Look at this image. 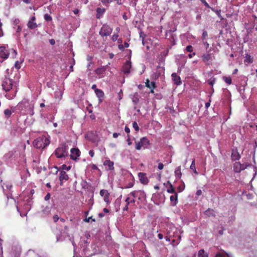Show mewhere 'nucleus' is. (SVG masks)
Returning <instances> with one entry per match:
<instances>
[{
  "instance_id": "f257e3e1",
  "label": "nucleus",
  "mask_w": 257,
  "mask_h": 257,
  "mask_svg": "<svg viewBox=\"0 0 257 257\" xmlns=\"http://www.w3.org/2000/svg\"><path fill=\"white\" fill-rule=\"evenodd\" d=\"M2 86L6 92L5 97L9 100L13 99L17 92V83L13 79L6 77L2 82Z\"/></svg>"
},
{
  "instance_id": "f03ea898",
  "label": "nucleus",
  "mask_w": 257,
  "mask_h": 257,
  "mask_svg": "<svg viewBox=\"0 0 257 257\" xmlns=\"http://www.w3.org/2000/svg\"><path fill=\"white\" fill-rule=\"evenodd\" d=\"M166 230L170 236H172L174 237H177V239H173L171 243L173 245H178L181 239V234L183 231L181 229L176 228L172 224H168L167 225Z\"/></svg>"
},
{
  "instance_id": "7ed1b4c3",
  "label": "nucleus",
  "mask_w": 257,
  "mask_h": 257,
  "mask_svg": "<svg viewBox=\"0 0 257 257\" xmlns=\"http://www.w3.org/2000/svg\"><path fill=\"white\" fill-rule=\"evenodd\" d=\"M50 144V141L47 137L42 136L33 141V146L38 149H44Z\"/></svg>"
},
{
  "instance_id": "20e7f679",
  "label": "nucleus",
  "mask_w": 257,
  "mask_h": 257,
  "mask_svg": "<svg viewBox=\"0 0 257 257\" xmlns=\"http://www.w3.org/2000/svg\"><path fill=\"white\" fill-rule=\"evenodd\" d=\"M55 154L58 158L65 157L68 154V146L65 144H61L56 149Z\"/></svg>"
},
{
  "instance_id": "39448f33",
  "label": "nucleus",
  "mask_w": 257,
  "mask_h": 257,
  "mask_svg": "<svg viewBox=\"0 0 257 257\" xmlns=\"http://www.w3.org/2000/svg\"><path fill=\"white\" fill-rule=\"evenodd\" d=\"M19 106L21 107L22 109H23V107H25V111L27 114H29L30 115H33L34 114V105L33 104H30L27 100H23L21 103H19Z\"/></svg>"
},
{
  "instance_id": "423d86ee",
  "label": "nucleus",
  "mask_w": 257,
  "mask_h": 257,
  "mask_svg": "<svg viewBox=\"0 0 257 257\" xmlns=\"http://www.w3.org/2000/svg\"><path fill=\"white\" fill-rule=\"evenodd\" d=\"M112 32V28L107 24H104L99 32L101 37L109 36Z\"/></svg>"
},
{
  "instance_id": "0eeeda50",
  "label": "nucleus",
  "mask_w": 257,
  "mask_h": 257,
  "mask_svg": "<svg viewBox=\"0 0 257 257\" xmlns=\"http://www.w3.org/2000/svg\"><path fill=\"white\" fill-rule=\"evenodd\" d=\"M149 144V141L146 137L142 138L139 142H136V149L138 150H141L142 148L144 149L147 148Z\"/></svg>"
},
{
  "instance_id": "6e6552de",
  "label": "nucleus",
  "mask_w": 257,
  "mask_h": 257,
  "mask_svg": "<svg viewBox=\"0 0 257 257\" xmlns=\"http://www.w3.org/2000/svg\"><path fill=\"white\" fill-rule=\"evenodd\" d=\"M249 166H250L249 164H241L239 162H236L234 165V170L236 172H239Z\"/></svg>"
},
{
  "instance_id": "1a4fd4ad",
  "label": "nucleus",
  "mask_w": 257,
  "mask_h": 257,
  "mask_svg": "<svg viewBox=\"0 0 257 257\" xmlns=\"http://www.w3.org/2000/svg\"><path fill=\"white\" fill-rule=\"evenodd\" d=\"M131 62L130 61H126L122 66V70L124 74H128L131 72Z\"/></svg>"
},
{
  "instance_id": "9d476101",
  "label": "nucleus",
  "mask_w": 257,
  "mask_h": 257,
  "mask_svg": "<svg viewBox=\"0 0 257 257\" xmlns=\"http://www.w3.org/2000/svg\"><path fill=\"white\" fill-rule=\"evenodd\" d=\"M35 21L36 17L34 16L31 17V19L28 22L27 26L30 29H34L38 27L37 23L35 22Z\"/></svg>"
},
{
  "instance_id": "9b49d317",
  "label": "nucleus",
  "mask_w": 257,
  "mask_h": 257,
  "mask_svg": "<svg viewBox=\"0 0 257 257\" xmlns=\"http://www.w3.org/2000/svg\"><path fill=\"white\" fill-rule=\"evenodd\" d=\"M138 176L140 182L144 184L147 185L149 183V179H148L146 174L144 173L140 172L138 174Z\"/></svg>"
},
{
  "instance_id": "f8f14e48",
  "label": "nucleus",
  "mask_w": 257,
  "mask_h": 257,
  "mask_svg": "<svg viewBox=\"0 0 257 257\" xmlns=\"http://www.w3.org/2000/svg\"><path fill=\"white\" fill-rule=\"evenodd\" d=\"M71 158L73 160H76L80 156V151L78 149L72 148L70 150Z\"/></svg>"
},
{
  "instance_id": "ddd939ff",
  "label": "nucleus",
  "mask_w": 257,
  "mask_h": 257,
  "mask_svg": "<svg viewBox=\"0 0 257 257\" xmlns=\"http://www.w3.org/2000/svg\"><path fill=\"white\" fill-rule=\"evenodd\" d=\"M9 55V53L4 47H0V57L4 59H7Z\"/></svg>"
},
{
  "instance_id": "4468645a",
  "label": "nucleus",
  "mask_w": 257,
  "mask_h": 257,
  "mask_svg": "<svg viewBox=\"0 0 257 257\" xmlns=\"http://www.w3.org/2000/svg\"><path fill=\"white\" fill-rule=\"evenodd\" d=\"M114 163L112 161H111L110 160H106L103 162V165L106 167H107V169L109 170H113Z\"/></svg>"
},
{
  "instance_id": "2eb2a0df",
  "label": "nucleus",
  "mask_w": 257,
  "mask_h": 257,
  "mask_svg": "<svg viewBox=\"0 0 257 257\" xmlns=\"http://www.w3.org/2000/svg\"><path fill=\"white\" fill-rule=\"evenodd\" d=\"M171 204L172 206H175L178 203V194L177 193H174L170 197Z\"/></svg>"
},
{
  "instance_id": "dca6fc26",
  "label": "nucleus",
  "mask_w": 257,
  "mask_h": 257,
  "mask_svg": "<svg viewBox=\"0 0 257 257\" xmlns=\"http://www.w3.org/2000/svg\"><path fill=\"white\" fill-rule=\"evenodd\" d=\"M68 176L64 171L62 170L60 172L59 180L61 182H62L63 181H67L68 180Z\"/></svg>"
},
{
  "instance_id": "f3484780",
  "label": "nucleus",
  "mask_w": 257,
  "mask_h": 257,
  "mask_svg": "<svg viewBox=\"0 0 257 257\" xmlns=\"http://www.w3.org/2000/svg\"><path fill=\"white\" fill-rule=\"evenodd\" d=\"M172 78L175 84H176L177 85L181 84V78L180 76H178L175 73H173L172 74Z\"/></svg>"
},
{
  "instance_id": "a211bd4d",
  "label": "nucleus",
  "mask_w": 257,
  "mask_h": 257,
  "mask_svg": "<svg viewBox=\"0 0 257 257\" xmlns=\"http://www.w3.org/2000/svg\"><path fill=\"white\" fill-rule=\"evenodd\" d=\"M95 93L96 96L99 98V102H101L104 96L103 91L99 89H96L95 90Z\"/></svg>"
},
{
  "instance_id": "6ab92c4d",
  "label": "nucleus",
  "mask_w": 257,
  "mask_h": 257,
  "mask_svg": "<svg viewBox=\"0 0 257 257\" xmlns=\"http://www.w3.org/2000/svg\"><path fill=\"white\" fill-rule=\"evenodd\" d=\"M144 192H142L141 191H134L132 192H131L128 196H132L133 198L135 199V198H137L139 196L141 195L142 194H143Z\"/></svg>"
},
{
  "instance_id": "aec40b11",
  "label": "nucleus",
  "mask_w": 257,
  "mask_h": 257,
  "mask_svg": "<svg viewBox=\"0 0 257 257\" xmlns=\"http://www.w3.org/2000/svg\"><path fill=\"white\" fill-rule=\"evenodd\" d=\"M106 67H107L106 66H102L100 68H98L96 69L95 73L97 75L103 74L106 70Z\"/></svg>"
},
{
  "instance_id": "412c9836",
  "label": "nucleus",
  "mask_w": 257,
  "mask_h": 257,
  "mask_svg": "<svg viewBox=\"0 0 257 257\" xmlns=\"http://www.w3.org/2000/svg\"><path fill=\"white\" fill-rule=\"evenodd\" d=\"M96 17L98 19L100 18L105 12V9L103 8H98L96 9Z\"/></svg>"
},
{
  "instance_id": "4be33fe9",
  "label": "nucleus",
  "mask_w": 257,
  "mask_h": 257,
  "mask_svg": "<svg viewBox=\"0 0 257 257\" xmlns=\"http://www.w3.org/2000/svg\"><path fill=\"white\" fill-rule=\"evenodd\" d=\"M240 155L237 151H233L231 155L232 160L233 161L238 160L240 159Z\"/></svg>"
},
{
  "instance_id": "5701e85b",
  "label": "nucleus",
  "mask_w": 257,
  "mask_h": 257,
  "mask_svg": "<svg viewBox=\"0 0 257 257\" xmlns=\"http://www.w3.org/2000/svg\"><path fill=\"white\" fill-rule=\"evenodd\" d=\"M204 214L207 216H214L215 211L213 209L208 208L204 212Z\"/></svg>"
},
{
  "instance_id": "b1692460",
  "label": "nucleus",
  "mask_w": 257,
  "mask_h": 257,
  "mask_svg": "<svg viewBox=\"0 0 257 257\" xmlns=\"http://www.w3.org/2000/svg\"><path fill=\"white\" fill-rule=\"evenodd\" d=\"M216 257H232L231 255L225 251H220L216 254Z\"/></svg>"
},
{
  "instance_id": "393cba45",
  "label": "nucleus",
  "mask_w": 257,
  "mask_h": 257,
  "mask_svg": "<svg viewBox=\"0 0 257 257\" xmlns=\"http://www.w3.org/2000/svg\"><path fill=\"white\" fill-rule=\"evenodd\" d=\"M146 86L149 88H155L156 87V83L154 81H152L151 83L149 79H147L146 82Z\"/></svg>"
},
{
  "instance_id": "a878e982",
  "label": "nucleus",
  "mask_w": 257,
  "mask_h": 257,
  "mask_svg": "<svg viewBox=\"0 0 257 257\" xmlns=\"http://www.w3.org/2000/svg\"><path fill=\"white\" fill-rule=\"evenodd\" d=\"M253 61L252 58L248 54H246L245 56L244 62L248 64L251 63Z\"/></svg>"
},
{
  "instance_id": "bb28decb",
  "label": "nucleus",
  "mask_w": 257,
  "mask_h": 257,
  "mask_svg": "<svg viewBox=\"0 0 257 257\" xmlns=\"http://www.w3.org/2000/svg\"><path fill=\"white\" fill-rule=\"evenodd\" d=\"M198 257H208V254L206 252L204 249H201L198 251Z\"/></svg>"
},
{
  "instance_id": "cd10ccee",
  "label": "nucleus",
  "mask_w": 257,
  "mask_h": 257,
  "mask_svg": "<svg viewBox=\"0 0 257 257\" xmlns=\"http://www.w3.org/2000/svg\"><path fill=\"white\" fill-rule=\"evenodd\" d=\"M132 99L134 103L137 104L139 101V97L138 93H135L132 97Z\"/></svg>"
},
{
  "instance_id": "c85d7f7f",
  "label": "nucleus",
  "mask_w": 257,
  "mask_h": 257,
  "mask_svg": "<svg viewBox=\"0 0 257 257\" xmlns=\"http://www.w3.org/2000/svg\"><path fill=\"white\" fill-rule=\"evenodd\" d=\"M211 58V54L208 53H206L202 56V59L204 61H208Z\"/></svg>"
},
{
  "instance_id": "c756f323",
  "label": "nucleus",
  "mask_w": 257,
  "mask_h": 257,
  "mask_svg": "<svg viewBox=\"0 0 257 257\" xmlns=\"http://www.w3.org/2000/svg\"><path fill=\"white\" fill-rule=\"evenodd\" d=\"M168 183L170 184V186L169 188H168L167 190V191L168 192V193H176V192L175 191V190L174 189V188L173 187V185L170 183V182L168 181Z\"/></svg>"
},
{
  "instance_id": "7c9ffc66",
  "label": "nucleus",
  "mask_w": 257,
  "mask_h": 257,
  "mask_svg": "<svg viewBox=\"0 0 257 257\" xmlns=\"http://www.w3.org/2000/svg\"><path fill=\"white\" fill-rule=\"evenodd\" d=\"M222 79L228 85H230L232 83V80L230 77L223 76Z\"/></svg>"
},
{
  "instance_id": "2f4dec72",
  "label": "nucleus",
  "mask_w": 257,
  "mask_h": 257,
  "mask_svg": "<svg viewBox=\"0 0 257 257\" xmlns=\"http://www.w3.org/2000/svg\"><path fill=\"white\" fill-rule=\"evenodd\" d=\"M109 196L110 194L109 192H108L107 194H106L103 197V200L107 204H109L110 203V201L109 200Z\"/></svg>"
},
{
  "instance_id": "473e14b6",
  "label": "nucleus",
  "mask_w": 257,
  "mask_h": 257,
  "mask_svg": "<svg viewBox=\"0 0 257 257\" xmlns=\"http://www.w3.org/2000/svg\"><path fill=\"white\" fill-rule=\"evenodd\" d=\"M175 174L177 178H181L182 173H181V169H180V167L177 168L175 170Z\"/></svg>"
},
{
  "instance_id": "72a5a7b5",
  "label": "nucleus",
  "mask_w": 257,
  "mask_h": 257,
  "mask_svg": "<svg viewBox=\"0 0 257 257\" xmlns=\"http://www.w3.org/2000/svg\"><path fill=\"white\" fill-rule=\"evenodd\" d=\"M125 202L127 204H130V203H134L136 201L134 198H131V196H128V197L125 199Z\"/></svg>"
},
{
  "instance_id": "f704fd0d",
  "label": "nucleus",
  "mask_w": 257,
  "mask_h": 257,
  "mask_svg": "<svg viewBox=\"0 0 257 257\" xmlns=\"http://www.w3.org/2000/svg\"><path fill=\"white\" fill-rule=\"evenodd\" d=\"M190 169L192 170L194 173L197 174L198 172L196 171L195 164V160H193L192 162L191 165L190 167Z\"/></svg>"
},
{
  "instance_id": "c9c22d12",
  "label": "nucleus",
  "mask_w": 257,
  "mask_h": 257,
  "mask_svg": "<svg viewBox=\"0 0 257 257\" xmlns=\"http://www.w3.org/2000/svg\"><path fill=\"white\" fill-rule=\"evenodd\" d=\"M12 113V111H11V110H10L9 109H6L4 111V114L6 115V116L8 118L11 115Z\"/></svg>"
},
{
  "instance_id": "e433bc0d",
  "label": "nucleus",
  "mask_w": 257,
  "mask_h": 257,
  "mask_svg": "<svg viewBox=\"0 0 257 257\" xmlns=\"http://www.w3.org/2000/svg\"><path fill=\"white\" fill-rule=\"evenodd\" d=\"M44 18L45 20L47 22H50L52 20V17L48 14H45Z\"/></svg>"
},
{
  "instance_id": "4c0bfd02",
  "label": "nucleus",
  "mask_w": 257,
  "mask_h": 257,
  "mask_svg": "<svg viewBox=\"0 0 257 257\" xmlns=\"http://www.w3.org/2000/svg\"><path fill=\"white\" fill-rule=\"evenodd\" d=\"M22 30V28L20 26H18L16 30V36L17 38H19L20 36V32Z\"/></svg>"
},
{
  "instance_id": "58836bf2",
  "label": "nucleus",
  "mask_w": 257,
  "mask_h": 257,
  "mask_svg": "<svg viewBox=\"0 0 257 257\" xmlns=\"http://www.w3.org/2000/svg\"><path fill=\"white\" fill-rule=\"evenodd\" d=\"M108 192L107 190L102 189L100 191L99 194L101 196L104 197Z\"/></svg>"
},
{
  "instance_id": "ea45409f",
  "label": "nucleus",
  "mask_w": 257,
  "mask_h": 257,
  "mask_svg": "<svg viewBox=\"0 0 257 257\" xmlns=\"http://www.w3.org/2000/svg\"><path fill=\"white\" fill-rule=\"evenodd\" d=\"M4 185H5L6 189L8 190H10L11 189V188H12V185L11 183L7 182L6 184H5Z\"/></svg>"
},
{
  "instance_id": "a19ab883",
  "label": "nucleus",
  "mask_w": 257,
  "mask_h": 257,
  "mask_svg": "<svg viewBox=\"0 0 257 257\" xmlns=\"http://www.w3.org/2000/svg\"><path fill=\"white\" fill-rule=\"evenodd\" d=\"M208 84L211 85L213 86V84L215 83V78H211L208 80Z\"/></svg>"
},
{
  "instance_id": "79ce46f5",
  "label": "nucleus",
  "mask_w": 257,
  "mask_h": 257,
  "mask_svg": "<svg viewBox=\"0 0 257 257\" xmlns=\"http://www.w3.org/2000/svg\"><path fill=\"white\" fill-rule=\"evenodd\" d=\"M71 167L69 166H67V165L64 164L62 166V169H63V170L64 171V170H66L67 171H69L70 170Z\"/></svg>"
},
{
  "instance_id": "37998d69",
  "label": "nucleus",
  "mask_w": 257,
  "mask_h": 257,
  "mask_svg": "<svg viewBox=\"0 0 257 257\" xmlns=\"http://www.w3.org/2000/svg\"><path fill=\"white\" fill-rule=\"evenodd\" d=\"M186 50L187 52L191 53L193 52V48L191 45H188L186 47Z\"/></svg>"
},
{
  "instance_id": "c03bdc74",
  "label": "nucleus",
  "mask_w": 257,
  "mask_h": 257,
  "mask_svg": "<svg viewBox=\"0 0 257 257\" xmlns=\"http://www.w3.org/2000/svg\"><path fill=\"white\" fill-rule=\"evenodd\" d=\"M202 4H203L206 8H211L209 4L207 3L206 0H200Z\"/></svg>"
},
{
  "instance_id": "a18cd8bd",
  "label": "nucleus",
  "mask_w": 257,
  "mask_h": 257,
  "mask_svg": "<svg viewBox=\"0 0 257 257\" xmlns=\"http://www.w3.org/2000/svg\"><path fill=\"white\" fill-rule=\"evenodd\" d=\"M133 126L136 131H138L139 129V127L138 125V123L136 121H134L133 123Z\"/></svg>"
},
{
  "instance_id": "49530a36",
  "label": "nucleus",
  "mask_w": 257,
  "mask_h": 257,
  "mask_svg": "<svg viewBox=\"0 0 257 257\" xmlns=\"http://www.w3.org/2000/svg\"><path fill=\"white\" fill-rule=\"evenodd\" d=\"M208 36L207 32L206 31H204L202 35V39L203 41L206 39V37Z\"/></svg>"
},
{
  "instance_id": "de8ad7c7",
  "label": "nucleus",
  "mask_w": 257,
  "mask_h": 257,
  "mask_svg": "<svg viewBox=\"0 0 257 257\" xmlns=\"http://www.w3.org/2000/svg\"><path fill=\"white\" fill-rule=\"evenodd\" d=\"M118 37V34H114L111 37V40L113 41H116L117 40Z\"/></svg>"
},
{
  "instance_id": "09e8293b",
  "label": "nucleus",
  "mask_w": 257,
  "mask_h": 257,
  "mask_svg": "<svg viewBox=\"0 0 257 257\" xmlns=\"http://www.w3.org/2000/svg\"><path fill=\"white\" fill-rule=\"evenodd\" d=\"M84 220L86 222H89L90 220H91L92 221H95V219H93L92 217L86 218Z\"/></svg>"
},
{
  "instance_id": "8fccbe9b",
  "label": "nucleus",
  "mask_w": 257,
  "mask_h": 257,
  "mask_svg": "<svg viewBox=\"0 0 257 257\" xmlns=\"http://www.w3.org/2000/svg\"><path fill=\"white\" fill-rule=\"evenodd\" d=\"M31 201L29 200L28 202L27 206L26 207V208H25V209L27 211L30 210V207H29V206H31Z\"/></svg>"
},
{
  "instance_id": "3c124183",
  "label": "nucleus",
  "mask_w": 257,
  "mask_h": 257,
  "mask_svg": "<svg viewBox=\"0 0 257 257\" xmlns=\"http://www.w3.org/2000/svg\"><path fill=\"white\" fill-rule=\"evenodd\" d=\"M111 1H112L111 0H101V2H102V3L104 5H106L107 4L111 2Z\"/></svg>"
},
{
  "instance_id": "603ef678",
  "label": "nucleus",
  "mask_w": 257,
  "mask_h": 257,
  "mask_svg": "<svg viewBox=\"0 0 257 257\" xmlns=\"http://www.w3.org/2000/svg\"><path fill=\"white\" fill-rule=\"evenodd\" d=\"M15 65V67L17 69H20L21 67L19 61H16Z\"/></svg>"
},
{
  "instance_id": "864d4df0",
  "label": "nucleus",
  "mask_w": 257,
  "mask_h": 257,
  "mask_svg": "<svg viewBox=\"0 0 257 257\" xmlns=\"http://www.w3.org/2000/svg\"><path fill=\"white\" fill-rule=\"evenodd\" d=\"M203 43L204 45L205 46L206 49H207L209 46V44L206 41H203Z\"/></svg>"
},
{
  "instance_id": "5fc2aeb1",
  "label": "nucleus",
  "mask_w": 257,
  "mask_h": 257,
  "mask_svg": "<svg viewBox=\"0 0 257 257\" xmlns=\"http://www.w3.org/2000/svg\"><path fill=\"white\" fill-rule=\"evenodd\" d=\"M127 142L128 145H131L132 144L131 139L130 138L129 135H127Z\"/></svg>"
},
{
  "instance_id": "6e6d98bb",
  "label": "nucleus",
  "mask_w": 257,
  "mask_h": 257,
  "mask_svg": "<svg viewBox=\"0 0 257 257\" xmlns=\"http://www.w3.org/2000/svg\"><path fill=\"white\" fill-rule=\"evenodd\" d=\"M50 198V194L49 193H47V194L45 197V200L46 201H48Z\"/></svg>"
},
{
  "instance_id": "4d7b16f0",
  "label": "nucleus",
  "mask_w": 257,
  "mask_h": 257,
  "mask_svg": "<svg viewBox=\"0 0 257 257\" xmlns=\"http://www.w3.org/2000/svg\"><path fill=\"white\" fill-rule=\"evenodd\" d=\"M164 168V165L162 163H160L158 164V169L159 170H162Z\"/></svg>"
},
{
  "instance_id": "13d9d810",
  "label": "nucleus",
  "mask_w": 257,
  "mask_h": 257,
  "mask_svg": "<svg viewBox=\"0 0 257 257\" xmlns=\"http://www.w3.org/2000/svg\"><path fill=\"white\" fill-rule=\"evenodd\" d=\"M59 218L57 215H55L53 216V220L54 222H57L59 220Z\"/></svg>"
},
{
  "instance_id": "bf43d9fd",
  "label": "nucleus",
  "mask_w": 257,
  "mask_h": 257,
  "mask_svg": "<svg viewBox=\"0 0 257 257\" xmlns=\"http://www.w3.org/2000/svg\"><path fill=\"white\" fill-rule=\"evenodd\" d=\"M89 154L91 157H93L94 155V152L93 150H91L89 151Z\"/></svg>"
},
{
  "instance_id": "052dcab7",
  "label": "nucleus",
  "mask_w": 257,
  "mask_h": 257,
  "mask_svg": "<svg viewBox=\"0 0 257 257\" xmlns=\"http://www.w3.org/2000/svg\"><path fill=\"white\" fill-rule=\"evenodd\" d=\"M124 131L127 133L129 134L130 133V130L127 126H125L124 127Z\"/></svg>"
},
{
  "instance_id": "680f3d73",
  "label": "nucleus",
  "mask_w": 257,
  "mask_h": 257,
  "mask_svg": "<svg viewBox=\"0 0 257 257\" xmlns=\"http://www.w3.org/2000/svg\"><path fill=\"white\" fill-rule=\"evenodd\" d=\"M70 65H72L73 66L75 65V60L74 59H71L70 60Z\"/></svg>"
},
{
  "instance_id": "e2e57ef3",
  "label": "nucleus",
  "mask_w": 257,
  "mask_h": 257,
  "mask_svg": "<svg viewBox=\"0 0 257 257\" xmlns=\"http://www.w3.org/2000/svg\"><path fill=\"white\" fill-rule=\"evenodd\" d=\"M120 135V134L119 133H114L113 134V137L114 138H117Z\"/></svg>"
},
{
  "instance_id": "0e129e2a",
  "label": "nucleus",
  "mask_w": 257,
  "mask_h": 257,
  "mask_svg": "<svg viewBox=\"0 0 257 257\" xmlns=\"http://www.w3.org/2000/svg\"><path fill=\"white\" fill-rule=\"evenodd\" d=\"M184 189V186H183V187L179 186L178 187V190L179 192H182Z\"/></svg>"
},
{
  "instance_id": "69168bd1",
  "label": "nucleus",
  "mask_w": 257,
  "mask_h": 257,
  "mask_svg": "<svg viewBox=\"0 0 257 257\" xmlns=\"http://www.w3.org/2000/svg\"><path fill=\"white\" fill-rule=\"evenodd\" d=\"M195 53L193 52L192 53H190L189 55H188V57L189 58H192L193 56H194L195 55Z\"/></svg>"
},
{
  "instance_id": "338daca9",
  "label": "nucleus",
  "mask_w": 257,
  "mask_h": 257,
  "mask_svg": "<svg viewBox=\"0 0 257 257\" xmlns=\"http://www.w3.org/2000/svg\"><path fill=\"white\" fill-rule=\"evenodd\" d=\"M50 44L53 45L55 44V41L54 39H51L49 41Z\"/></svg>"
},
{
  "instance_id": "774afa93",
  "label": "nucleus",
  "mask_w": 257,
  "mask_h": 257,
  "mask_svg": "<svg viewBox=\"0 0 257 257\" xmlns=\"http://www.w3.org/2000/svg\"><path fill=\"white\" fill-rule=\"evenodd\" d=\"M92 169L93 170H97L98 169V167H97V166L96 165L93 164L92 165Z\"/></svg>"
}]
</instances>
